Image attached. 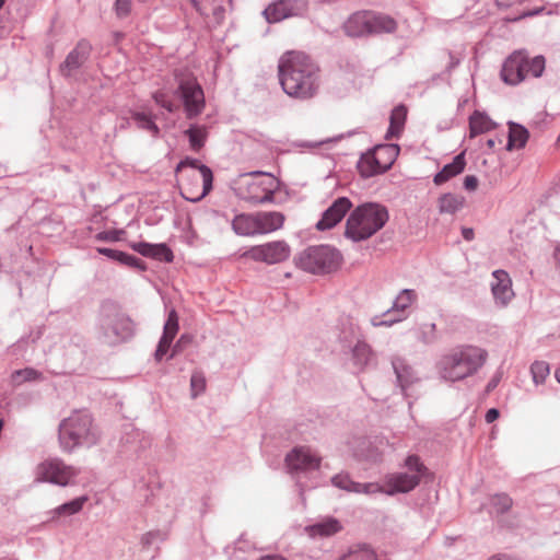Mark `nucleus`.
Masks as SVG:
<instances>
[{
  "label": "nucleus",
  "instance_id": "obj_1",
  "mask_svg": "<svg viewBox=\"0 0 560 560\" xmlns=\"http://www.w3.org/2000/svg\"><path fill=\"white\" fill-rule=\"evenodd\" d=\"M279 81L282 90L290 97L307 100L319 88V69L304 52L288 51L278 63Z\"/></svg>",
  "mask_w": 560,
  "mask_h": 560
},
{
  "label": "nucleus",
  "instance_id": "obj_2",
  "mask_svg": "<svg viewBox=\"0 0 560 560\" xmlns=\"http://www.w3.org/2000/svg\"><path fill=\"white\" fill-rule=\"evenodd\" d=\"M488 360V351L474 345H460L448 350L439 362L441 376L459 382L479 372Z\"/></svg>",
  "mask_w": 560,
  "mask_h": 560
},
{
  "label": "nucleus",
  "instance_id": "obj_3",
  "mask_svg": "<svg viewBox=\"0 0 560 560\" xmlns=\"http://www.w3.org/2000/svg\"><path fill=\"white\" fill-rule=\"evenodd\" d=\"M388 219V209L384 205L364 202L350 212L345 236L353 242L369 240L385 226Z\"/></svg>",
  "mask_w": 560,
  "mask_h": 560
},
{
  "label": "nucleus",
  "instance_id": "obj_4",
  "mask_svg": "<svg viewBox=\"0 0 560 560\" xmlns=\"http://www.w3.org/2000/svg\"><path fill=\"white\" fill-rule=\"evenodd\" d=\"M278 189L275 176L265 172H250L241 175L236 188L237 196L253 205L272 202Z\"/></svg>",
  "mask_w": 560,
  "mask_h": 560
},
{
  "label": "nucleus",
  "instance_id": "obj_5",
  "mask_svg": "<svg viewBox=\"0 0 560 560\" xmlns=\"http://www.w3.org/2000/svg\"><path fill=\"white\" fill-rule=\"evenodd\" d=\"M343 31L350 37H363L373 34L393 33L397 28L396 21L385 14L373 11H358L343 23Z\"/></svg>",
  "mask_w": 560,
  "mask_h": 560
},
{
  "label": "nucleus",
  "instance_id": "obj_6",
  "mask_svg": "<svg viewBox=\"0 0 560 560\" xmlns=\"http://www.w3.org/2000/svg\"><path fill=\"white\" fill-rule=\"evenodd\" d=\"M295 265L311 273H326L337 270L342 261L339 250L329 245L310 246L294 258Z\"/></svg>",
  "mask_w": 560,
  "mask_h": 560
},
{
  "label": "nucleus",
  "instance_id": "obj_7",
  "mask_svg": "<svg viewBox=\"0 0 560 560\" xmlns=\"http://www.w3.org/2000/svg\"><path fill=\"white\" fill-rule=\"evenodd\" d=\"M92 418L84 411H75L59 427V441L65 451H72L82 443H93Z\"/></svg>",
  "mask_w": 560,
  "mask_h": 560
},
{
  "label": "nucleus",
  "instance_id": "obj_8",
  "mask_svg": "<svg viewBox=\"0 0 560 560\" xmlns=\"http://www.w3.org/2000/svg\"><path fill=\"white\" fill-rule=\"evenodd\" d=\"M405 466L408 468V472H395L385 477L384 493L388 495L407 493L419 485L421 477L427 472V467L416 455L408 456Z\"/></svg>",
  "mask_w": 560,
  "mask_h": 560
},
{
  "label": "nucleus",
  "instance_id": "obj_9",
  "mask_svg": "<svg viewBox=\"0 0 560 560\" xmlns=\"http://www.w3.org/2000/svg\"><path fill=\"white\" fill-rule=\"evenodd\" d=\"M178 93L183 100L187 118H194L205 108V94L191 74L178 77Z\"/></svg>",
  "mask_w": 560,
  "mask_h": 560
},
{
  "label": "nucleus",
  "instance_id": "obj_10",
  "mask_svg": "<svg viewBox=\"0 0 560 560\" xmlns=\"http://www.w3.org/2000/svg\"><path fill=\"white\" fill-rule=\"evenodd\" d=\"M78 471L67 466L57 458L47 459L40 463L36 468V480L39 482H51L58 486H67Z\"/></svg>",
  "mask_w": 560,
  "mask_h": 560
},
{
  "label": "nucleus",
  "instance_id": "obj_11",
  "mask_svg": "<svg viewBox=\"0 0 560 560\" xmlns=\"http://www.w3.org/2000/svg\"><path fill=\"white\" fill-rule=\"evenodd\" d=\"M290 246L284 241H273L250 247L244 257L268 265L284 261L290 256Z\"/></svg>",
  "mask_w": 560,
  "mask_h": 560
},
{
  "label": "nucleus",
  "instance_id": "obj_12",
  "mask_svg": "<svg viewBox=\"0 0 560 560\" xmlns=\"http://www.w3.org/2000/svg\"><path fill=\"white\" fill-rule=\"evenodd\" d=\"M308 9V0H278L270 3L262 14L268 23L303 16Z\"/></svg>",
  "mask_w": 560,
  "mask_h": 560
},
{
  "label": "nucleus",
  "instance_id": "obj_13",
  "mask_svg": "<svg viewBox=\"0 0 560 560\" xmlns=\"http://www.w3.org/2000/svg\"><path fill=\"white\" fill-rule=\"evenodd\" d=\"M285 462L291 470L308 471L318 469L322 458L310 447L299 446L287 455Z\"/></svg>",
  "mask_w": 560,
  "mask_h": 560
},
{
  "label": "nucleus",
  "instance_id": "obj_14",
  "mask_svg": "<svg viewBox=\"0 0 560 560\" xmlns=\"http://www.w3.org/2000/svg\"><path fill=\"white\" fill-rule=\"evenodd\" d=\"M185 167L196 168L200 172V176L202 179L201 192L196 196L183 192V196L185 199L192 201V202H197V201L201 200L205 196H207L210 192V190L212 189V182H213L212 171L207 165L200 164V162L197 159L186 158L177 164L175 172L179 173Z\"/></svg>",
  "mask_w": 560,
  "mask_h": 560
},
{
  "label": "nucleus",
  "instance_id": "obj_15",
  "mask_svg": "<svg viewBox=\"0 0 560 560\" xmlns=\"http://www.w3.org/2000/svg\"><path fill=\"white\" fill-rule=\"evenodd\" d=\"M351 207L352 203L347 197L337 198L330 207L323 212L320 220L315 225L316 229L318 231L332 229L343 219Z\"/></svg>",
  "mask_w": 560,
  "mask_h": 560
},
{
  "label": "nucleus",
  "instance_id": "obj_16",
  "mask_svg": "<svg viewBox=\"0 0 560 560\" xmlns=\"http://www.w3.org/2000/svg\"><path fill=\"white\" fill-rule=\"evenodd\" d=\"M526 65V54L515 51L506 58L501 69L502 80L511 85H516L524 81V67Z\"/></svg>",
  "mask_w": 560,
  "mask_h": 560
},
{
  "label": "nucleus",
  "instance_id": "obj_17",
  "mask_svg": "<svg viewBox=\"0 0 560 560\" xmlns=\"http://www.w3.org/2000/svg\"><path fill=\"white\" fill-rule=\"evenodd\" d=\"M491 292L497 304L508 305L514 298L510 275L502 269L492 272Z\"/></svg>",
  "mask_w": 560,
  "mask_h": 560
},
{
  "label": "nucleus",
  "instance_id": "obj_18",
  "mask_svg": "<svg viewBox=\"0 0 560 560\" xmlns=\"http://www.w3.org/2000/svg\"><path fill=\"white\" fill-rule=\"evenodd\" d=\"M91 49L92 47L88 40H80L60 65V72L66 77L71 75L73 71L78 70L88 60Z\"/></svg>",
  "mask_w": 560,
  "mask_h": 560
},
{
  "label": "nucleus",
  "instance_id": "obj_19",
  "mask_svg": "<svg viewBox=\"0 0 560 560\" xmlns=\"http://www.w3.org/2000/svg\"><path fill=\"white\" fill-rule=\"evenodd\" d=\"M259 234H268L283 226L285 217L279 211H261L256 213Z\"/></svg>",
  "mask_w": 560,
  "mask_h": 560
},
{
  "label": "nucleus",
  "instance_id": "obj_20",
  "mask_svg": "<svg viewBox=\"0 0 560 560\" xmlns=\"http://www.w3.org/2000/svg\"><path fill=\"white\" fill-rule=\"evenodd\" d=\"M233 231L241 236H253L259 234L256 213H241L232 220Z\"/></svg>",
  "mask_w": 560,
  "mask_h": 560
},
{
  "label": "nucleus",
  "instance_id": "obj_21",
  "mask_svg": "<svg viewBox=\"0 0 560 560\" xmlns=\"http://www.w3.org/2000/svg\"><path fill=\"white\" fill-rule=\"evenodd\" d=\"M466 166L465 153L457 154L453 161L446 164L433 178L434 184L442 185L452 177L460 174Z\"/></svg>",
  "mask_w": 560,
  "mask_h": 560
},
{
  "label": "nucleus",
  "instance_id": "obj_22",
  "mask_svg": "<svg viewBox=\"0 0 560 560\" xmlns=\"http://www.w3.org/2000/svg\"><path fill=\"white\" fill-rule=\"evenodd\" d=\"M357 166L361 176L366 178L386 172L372 150L361 155Z\"/></svg>",
  "mask_w": 560,
  "mask_h": 560
},
{
  "label": "nucleus",
  "instance_id": "obj_23",
  "mask_svg": "<svg viewBox=\"0 0 560 560\" xmlns=\"http://www.w3.org/2000/svg\"><path fill=\"white\" fill-rule=\"evenodd\" d=\"M406 118L407 108L404 105H398L392 110L386 139L398 138L400 136L405 127Z\"/></svg>",
  "mask_w": 560,
  "mask_h": 560
},
{
  "label": "nucleus",
  "instance_id": "obj_24",
  "mask_svg": "<svg viewBox=\"0 0 560 560\" xmlns=\"http://www.w3.org/2000/svg\"><path fill=\"white\" fill-rule=\"evenodd\" d=\"M497 124L486 114L475 112L469 118L470 137H476L494 129Z\"/></svg>",
  "mask_w": 560,
  "mask_h": 560
},
{
  "label": "nucleus",
  "instance_id": "obj_25",
  "mask_svg": "<svg viewBox=\"0 0 560 560\" xmlns=\"http://www.w3.org/2000/svg\"><path fill=\"white\" fill-rule=\"evenodd\" d=\"M372 151L382 163L383 170L387 171L398 156L399 147L397 144H381L376 145Z\"/></svg>",
  "mask_w": 560,
  "mask_h": 560
},
{
  "label": "nucleus",
  "instance_id": "obj_26",
  "mask_svg": "<svg viewBox=\"0 0 560 560\" xmlns=\"http://www.w3.org/2000/svg\"><path fill=\"white\" fill-rule=\"evenodd\" d=\"M465 199L458 195L444 194L438 200L439 211L441 213L454 214L464 206Z\"/></svg>",
  "mask_w": 560,
  "mask_h": 560
},
{
  "label": "nucleus",
  "instance_id": "obj_27",
  "mask_svg": "<svg viewBox=\"0 0 560 560\" xmlns=\"http://www.w3.org/2000/svg\"><path fill=\"white\" fill-rule=\"evenodd\" d=\"M185 136L188 137L190 149L195 152H199L203 148L208 137L207 127L191 125L185 131Z\"/></svg>",
  "mask_w": 560,
  "mask_h": 560
},
{
  "label": "nucleus",
  "instance_id": "obj_28",
  "mask_svg": "<svg viewBox=\"0 0 560 560\" xmlns=\"http://www.w3.org/2000/svg\"><path fill=\"white\" fill-rule=\"evenodd\" d=\"M528 140V131L521 125L510 122L509 141L506 149L523 148Z\"/></svg>",
  "mask_w": 560,
  "mask_h": 560
},
{
  "label": "nucleus",
  "instance_id": "obj_29",
  "mask_svg": "<svg viewBox=\"0 0 560 560\" xmlns=\"http://www.w3.org/2000/svg\"><path fill=\"white\" fill-rule=\"evenodd\" d=\"M418 300V294L412 289L401 290L392 306L394 312H406L408 311Z\"/></svg>",
  "mask_w": 560,
  "mask_h": 560
},
{
  "label": "nucleus",
  "instance_id": "obj_30",
  "mask_svg": "<svg viewBox=\"0 0 560 560\" xmlns=\"http://www.w3.org/2000/svg\"><path fill=\"white\" fill-rule=\"evenodd\" d=\"M341 530V525L336 518H327L310 527L311 536H330Z\"/></svg>",
  "mask_w": 560,
  "mask_h": 560
},
{
  "label": "nucleus",
  "instance_id": "obj_31",
  "mask_svg": "<svg viewBox=\"0 0 560 560\" xmlns=\"http://www.w3.org/2000/svg\"><path fill=\"white\" fill-rule=\"evenodd\" d=\"M546 66V60L544 56H535L533 58H529L526 55V65L524 67V80L529 78H539Z\"/></svg>",
  "mask_w": 560,
  "mask_h": 560
},
{
  "label": "nucleus",
  "instance_id": "obj_32",
  "mask_svg": "<svg viewBox=\"0 0 560 560\" xmlns=\"http://www.w3.org/2000/svg\"><path fill=\"white\" fill-rule=\"evenodd\" d=\"M393 366L400 387L405 389L409 384L412 383L413 380V373L411 369L405 365L400 359L395 360L393 362Z\"/></svg>",
  "mask_w": 560,
  "mask_h": 560
},
{
  "label": "nucleus",
  "instance_id": "obj_33",
  "mask_svg": "<svg viewBox=\"0 0 560 560\" xmlns=\"http://www.w3.org/2000/svg\"><path fill=\"white\" fill-rule=\"evenodd\" d=\"M131 117L137 122L139 128L148 130L152 133V136L159 135V127L150 115L142 112H133Z\"/></svg>",
  "mask_w": 560,
  "mask_h": 560
},
{
  "label": "nucleus",
  "instance_id": "obj_34",
  "mask_svg": "<svg viewBox=\"0 0 560 560\" xmlns=\"http://www.w3.org/2000/svg\"><path fill=\"white\" fill-rule=\"evenodd\" d=\"M530 373L535 384H542L550 373L549 364L545 361H535L530 366Z\"/></svg>",
  "mask_w": 560,
  "mask_h": 560
},
{
  "label": "nucleus",
  "instance_id": "obj_35",
  "mask_svg": "<svg viewBox=\"0 0 560 560\" xmlns=\"http://www.w3.org/2000/svg\"><path fill=\"white\" fill-rule=\"evenodd\" d=\"M42 378V374L34 369L26 368L23 370L15 371L12 374V382L15 385H20L28 381H37Z\"/></svg>",
  "mask_w": 560,
  "mask_h": 560
},
{
  "label": "nucleus",
  "instance_id": "obj_36",
  "mask_svg": "<svg viewBox=\"0 0 560 560\" xmlns=\"http://www.w3.org/2000/svg\"><path fill=\"white\" fill-rule=\"evenodd\" d=\"M88 501L86 497L77 498L68 503L60 505L56 512L59 515H72L80 512L83 508V504Z\"/></svg>",
  "mask_w": 560,
  "mask_h": 560
},
{
  "label": "nucleus",
  "instance_id": "obj_37",
  "mask_svg": "<svg viewBox=\"0 0 560 560\" xmlns=\"http://www.w3.org/2000/svg\"><path fill=\"white\" fill-rule=\"evenodd\" d=\"M491 505L495 510L497 513H505L508 512L512 505L513 500L505 493L495 494L491 499Z\"/></svg>",
  "mask_w": 560,
  "mask_h": 560
},
{
  "label": "nucleus",
  "instance_id": "obj_38",
  "mask_svg": "<svg viewBox=\"0 0 560 560\" xmlns=\"http://www.w3.org/2000/svg\"><path fill=\"white\" fill-rule=\"evenodd\" d=\"M331 481H332V485L338 488H341V489H345L348 491H353V492L361 491V489H360L361 483L351 481L347 475H337L331 479Z\"/></svg>",
  "mask_w": 560,
  "mask_h": 560
},
{
  "label": "nucleus",
  "instance_id": "obj_39",
  "mask_svg": "<svg viewBox=\"0 0 560 560\" xmlns=\"http://www.w3.org/2000/svg\"><path fill=\"white\" fill-rule=\"evenodd\" d=\"M340 560H376L373 550L369 548H358L350 550Z\"/></svg>",
  "mask_w": 560,
  "mask_h": 560
},
{
  "label": "nucleus",
  "instance_id": "obj_40",
  "mask_svg": "<svg viewBox=\"0 0 560 560\" xmlns=\"http://www.w3.org/2000/svg\"><path fill=\"white\" fill-rule=\"evenodd\" d=\"M151 258L171 262L173 261L174 255L172 250L165 244H154Z\"/></svg>",
  "mask_w": 560,
  "mask_h": 560
},
{
  "label": "nucleus",
  "instance_id": "obj_41",
  "mask_svg": "<svg viewBox=\"0 0 560 560\" xmlns=\"http://www.w3.org/2000/svg\"><path fill=\"white\" fill-rule=\"evenodd\" d=\"M190 388L192 397L198 396L206 389V377L201 372H194L190 378Z\"/></svg>",
  "mask_w": 560,
  "mask_h": 560
},
{
  "label": "nucleus",
  "instance_id": "obj_42",
  "mask_svg": "<svg viewBox=\"0 0 560 560\" xmlns=\"http://www.w3.org/2000/svg\"><path fill=\"white\" fill-rule=\"evenodd\" d=\"M178 327L179 326H178L177 317H168V319L164 326V334H163L162 338L172 342L178 331Z\"/></svg>",
  "mask_w": 560,
  "mask_h": 560
},
{
  "label": "nucleus",
  "instance_id": "obj_43",
  "mask_svg": "<svg viewBox=\"0 0 560 560\" xmlns=\"http://www.w3.org/2000/svg\"><path fill=\"white\" fill-rule=\"evenodd\" d=\"M131 11V0H116L115 12L119 18H126Z\"/></svg>",
  "mask_w": 560,
  "mask_h": 560
},
{
  "label": "nucleus",
  "instance_id": "obj_44",
  "mask_svg": "<svg viewBox=\"0 0 560 560\" xmlns=\"http://www.w3.org/2000/svg\"><path fill=\"white\" fill-rule=\"evenodd\" d=\"M119 262H121L124 265H127V266H130V267H135V268H139V269H144V264H143V261L141 259H139L136 256H132V255H129L127 253H124V252H122V256H121Z\"/></svg>",
  "mask_w": 560,
  "mask_h": 560
},
{
  "label": "nucleus",
  "instance_id": "obj_45",
  "mask_svg": "<svg viewBox=\"0 0 560 560\" xmlns=\"http://www.w3.org/2000/svg\"><path fill=\"white\" fill-rule=\"evenodd\" d=\"M154 244L145 243V242H138L131 244V248L136 250L137 253L141 254L145 257H151L152 249Z\"/></svg>",
  "mask_w": 560,
  "mask_h": 560
},
{
  "label": "nucleus",
  "instance_id": "obj_46",
  "mask_svg": "<svg viewBox=\"0 0 560 560\" xmlns=\"http://www.w3.org/2000/svg\"><path fill=\"white\" fill-rule=\"evenodd\" d=\"M153 98L158 105L162 106L166 110H168V112L174 110L173 103L167 100L166 95L163 92L154 93Z\"/></svg>",
  "mask_w": 560,
  "mask_h": 560
},
{
  "label": "nucleus",
  "instance_id": "obj_47",
  "mask_svg": "<svg viewBox=\"0 0 560 560\" xmlns=\"http://www.w3.org/2000/svg\"><path fill=\"white\" fill-rule=\"evenodd\" d=\"M354 357L360 360V363H366L370 355V349L366 345H358L354 348Z\"/></svg>",
  "mask_w": 560,
  "mask_h": 560
},
{
  "label": "nucleus",
  "instance_id": "obj_48",
  "mask_svg": "<svg viewBox=\"0 0 560 560\" xmlns=\"http://www.w3.org/2000/svg\"><path fill=\"white\" fill-rule=\"evenodd\" d=\"M171 343H172L171 341H168L164 338H161L158 349L155 351V359L158 361H161L163 359V357L167 353Z\"/></svg>",
  "mask_w": 560,
  "mask_h": 560
},
{
  "label": "nucleus",
  "instance_id": "obj_49",
  "mask_svg": "<svg viewBox=\"0 0 560 560\" xmlns=\"http://www.w3.org/2000/svg\"><path fill=\"white\" fill-rule=\"evenodd\" d=\"M97 252L101 255H104V256L108 257L109 259L117 260V261H119L122 256V252L117 250V249L106 248V247H98Z\"/></svg>",
  "mask_w": 560,
  "mask_h": 560
},
{
  "label": "nucleus",
  "instance_id": "obj_50",
  "mask_svg": "<svg viewBox=\"0 0 560 560\" xmlns=\"http://www.w3.org/2000/svg\"><path fill=\"white\" fill-rule=\"evenodd\" d=\"M360 489H361L360 492L376 493V492H384V490L386 489V486L385 485L380 486L377 483H364V485L361 483Z\"/></svg>",
  "mask_w": 560,
  "mask_h": 560
},
{
  "label": "nucleus",
  "instance_id": "obj_51",
  "mask_svg": "<svg viewBox=\"0 0 560 560\" xmlns=\"http://www.w3.org/2000/svg\"><path fill=\"white\" fill-rule=\"evenodd\" d=\"M478 187V178L475 175H467L464 178V188L468 191H474Z\"/></svg>",
  "mask_w": 560,
  "mask_h": 560
},
{
  "label": "nucleus",
  "instance_id": "obj_52",
  "mask_svg": "<svg viewBox=\"0 0 560 560\" xmlns=\"http://www.w3.org/2000/svg\"><path fill=\"white\" fill-rule=\"evenodd\" d=\"M96 238L100 241H118V235L115 231L101 232L96 235Z\"/></svg>",
  "mask_w": 560,
  "mask_h": 560
},
{
  "label": "nucleus",
  "instance_id": "obj_53",
  "mask_svg": "<svg viewBox=\"0 0 560 560\" xmlns=\"http://www.w3.org/2000/svg\"><path fill=\"white\" fill-rule=\"evenodd\" d=\"M552 260H553L556 269L560 270V243L559 242H557L553 245Z\"/></svg>",
  "mask_w": 560,
  "mask_h": 560
},
{
  "label": "nucleus",
  "instance_id": "obj_54",
  "mask_svg": "<svg viewBox=\"0 0 560 560\" xmlns=\"http://www.w3.org/2000/svg\"><path fill=\"white\" fill-rule=\"evenodd\" d=\"M499 410L495 408H491L487 411L485 419L488 423H492L499 418Z\"/></svg>",
  "mask_w": 560,
  "mask_h": 560
},
{
  "label": "nucleus",
  "instance_id": "obj_55",
  "mask_svg": "<svg viewBox=\"0 0 560 560\" xmlns=\"http://www.w3.org/2000/svg\"><path fill=\"white\" fill-rule=\"evenodd\" d=\"M489 560H520L516 556L499 553L489 558Z\"/></svg>",
  "mask_w": 560,
  "mask_h": 560
},
{
  "label": "nucleus",
  "instance_id": "obj_56",
  "mask_svg": "<svg viewBox=\"0 0 560 560\" xmlns=\"http://www.w3.org/2000/svg\"><path fill=\"white\" fill-rule=\"evenodd\" d=\"M462 235L466 241H471L475 236L474 230L470 228H464L462 230Z\"/></svg>",
  "mask_w": 560,
  "mask_h": 560
},
{
  "label": "nucleus",
  "instance_id": "obj_57",
  "mask_svg": "<svg viewBox=\"0 0 560 560\" xmlns=\"http://www.w3.org/2000/svg\"><path fill=\"white\" fill-rule=\"evenodd\" d=\"M450 62H448V70L454 69L459 63V58L455 57L452 52L448 54Z\"/></svg>",
  "mask_w": 560,
  "mask_h": 560
},
{
  "label": "nucleus",
  "instance_id": "obj_58",
  "mask_svg": "<svg viewBox=\"0 0 560 560\" xmlns=\"http://www.w3.org/2000/svg\"><path fill=\"white\" fill-rule=\"evenodd\" d=\"M434 324H431L428 331H424V339L429 340L433 337Z\"/></svg>",
  "mask_w": 560,
  "mask_h": 560
},
{
  "label": "nucleus",
  "instance_id": "obj_59",
  "mask_svg": "<svg viewBox=\"0 0 560 560\" xmlns=\"http://www.w3.org/2000/svg\"><path fill=\"white\" fill-rule=\"evenodd\" d=\"M487 145H488L490 149H492V148H494V145H495V141H494L493 139H489V140L487 141Z\"/></svg>",
  "mask_w": 560,
  "mask_h": 560
},
{
  "label": "nucleus",
  "instance_id": "obj_60",
  "mask_svg": "<svg viewBox=\"0 0 560 560\" xmlns=\"http://www.w3.org/2000/svg\"><path fill=\"white\" fill-rule=\"evenodd\" d=\"M192 7L197 10V11H200V8H199V3L197 0H190Z\"/></svg>",
  "mask_w": 560,
  "mask_h": 560
},
{
  "label": "nucleus",
  "instance_id": "obj_61",
  "mask_svg": "<svg viewBox=\"0 0 560 560\" xmlns=\"http://www.w3.org/2000/svg\"><path fill=\"white\" fill-rule=\"evenodd\" d=\"M555 376H556L557 381L560 383V366L556 370Z\"/></svg>",
  "mask_w": 560,
  "mask_h": 560
},
{
  "label": "nucleus",
  "instance_id": "obj_62",
  "mask_svg": "<svg viewBox=\"0 0 560 560\" xmlns=\"http://www.w3.org/2000/svg\"><path fill=\"white\" fill-rule=\"evenodd\" d=\"M396 320H390L389 323H384L385 325H393ZM383 323H373L374 326H378V325H382Z\"/></svg>",
  "mask_w": 560,
  "mask_h": 560
},
{
  "label": "nucleus",
  "instance_id": "obj_63",
  "mask_svg": "<svg viewBox=\"0 0 560 560\" xmlns=\"http://www.w3.org/2000/svg\"><path fill=\"white\" fill-rule=\"evenodd\" d=\"M522 0H505V3L506 4H513V3H516V2H521Z\"/></svg>",
  "mask_w": 560,
  "mask_h": 560
},
{
  "label": "nucleus",
  "instance_id": "obj_64",
  "mask_svg": "<svg viewBox=\"0 0 560 560\" xmlns=\"http://www.w3.org/2000/svg\"><path fill=\"white\" fill-rule=\"evenodd\" d=\"M184 340H185V337L183 336V337L179 339L178 343L176 345V348H177V347H179V346L184 342Z\"/></svg>",
  "mask_w": 560,
  "mask_h": 560
}]
</instances>
